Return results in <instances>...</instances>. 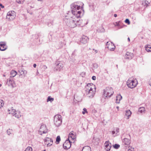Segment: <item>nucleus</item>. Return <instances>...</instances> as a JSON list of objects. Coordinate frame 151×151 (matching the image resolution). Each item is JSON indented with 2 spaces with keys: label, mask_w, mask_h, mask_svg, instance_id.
Returning <instances> with one entry per match:
<instances>
[{
  "label": "nucleus",
  "mask_w": 151,
  "mask_h": 151,
  "mask_svg": "<svg viewBox=\"0 0 151 151\" xmlns=\"http://www.w3.org/2000/svg\"><path fill=\"white\" fill-rule=\"evenodd\" d=\"M38 1H43L42 0H37Z\"/></svg>",
  "instance_id": "obj_56"
},
{
  "label": "nucleus",
  "mask_w": 151,
  "mask_h": 151,
  "mask_svg": "<svg viewBox=\"0 0 151 151\" xmlns=\"http://www.w3.org/2000/svg\"><path fill=\"white\" fill-rule=\"evenodd\" d=\"M4 104V101L2 100H0V108L2 107Z\"/></svg>",
  "instance_id": "obj_36"
},
{
  "label": "nucleus",
  "mask_w": 151,
  "mask_h": 151,
  "mask_svg": "<svg viewBox=\"0 0 151 151\" xmlns=\"http://www.w3.org/2000/svg\"><path fill=\"white\" fill-rule=\"evenodd\" d=\"M44 68L45 69H46L47 68V67L45 65L44 66Z\"/></svg>",
  "instance_id": "obj_52"
},
{
  "label": "nucleus",
  "mask_w": 151,
  "mask_h": 151,
  "mask_svg": "<svg viewBox=\"0 0 151 151\" xmlns=\"http://www.w3.org/2000/svg\"><path fill=\"white\" fill-rule=\"evenodd\" d=\"M60 44H62V42H60Z\"/></svg>",
  "instance_id": "obj_61"
},
{
  "label": "nucleus",
  "mask_w": 151,
  "mask_h": 151,
  "mask_svg": "<svg viewBox=\"0 0 151 151\" xmlns=\"http://www.w3.org/2000/svg\"><path fill=\"white\" fill-rule=\"evenodd\" d=\"M149 85L151 86V82L150 83Z\"/></svg>",
  "instance_id": "obj_58"
},
{
  "label": "nucleus",
  "mask_w": 151,
  "mask_h": 151,
  "mask_svg": "<svg viewBox=\"0 0 151 151\" xmlns=\"http://www.w3.org/2000/svg\"><path fill=\"white\" fill-rule=\"evenodd\" d=\"M122 142L124 144L128 145L130 144L131 140L129 139L125 138L123 140Z\"/></svg>",
  "instance_id": "obj_17"
},
{
  "label": "nucleus",
  "mask_w": 151,
  "mask_h": 151,
  "mask_svg": "<svg viewBox=\"0 0 151 151\" xmlns=\"http://www.w3.org/2000/svg\"><path fill=\"white\" fill-rule=\"evenodd\" d=\"M7 111H8L10 112L9 113V114H12L13 116H14V114H15L16 112L15 109H13V107H12L10 109H8Z\"/></svg>",
  "instance_id": "obj_19"
},
{
  "label": "nucleus",
  "mask_w": 151,
  "mask_h": 151,
  "mask_svg": "<svg viewBox=\"0 0 151 151\" xmlns=\"http://www.w3.org/2000/svg\"><path fill=\"white\" fill-rule=\"evenodd\" d=\"M81 6H78L77 2H75L71 4L70 5L71 11L68 12V13L69 14L70 13H72L73 16H75L77 14V11L80 8Z\"/></svg>",
  "instance_id": "obj_2"
},
{
  "label": "nucleus",
  "mask_w": 151,
  "mask_h": 151,
  "mask_svg": "<svg viewBox=\"0 0 151 151\" xmlns=\"http://www.w3.org/2000/svg\"><path fill=\"white\" fill-rule=\"evenodd\" d=\"M111 46H112V47H107L108 48V49L110 51H113L114 50L115 48V46L114 45L113 43L112 45H111Z\"/></svg>",
  "instance_id": "obj_29"
},
{
  "label": "nucleus",
  "mask_w": 151,
  "mask_h": 151,
  "mask_svg": "<svg viewBox=\"0 0 151 151\" xmlns=\"http://www.w3.org/2000/svg\"><path fill=\"white\" fill-rule=\"evenodd\" d=\"M100 32H104L105 31V30L104 28L103 27H101L99 29Z\"/></svg>",
  "instance_id": "obj_33"
},
{
  "label": "nucleus",
  "mask_w": 151,
  "mask_h": 151,
  "mask_svg": "<svg viewBox=\"0 0 151 151\" xmlns=\"http://www.w3.org/2000/svg\"><path fill=\"white\" fill-rule=\"evenodd\" d=\"M92 78L93 80H95L96 79V78L95 76H93L92 77Z\"/></svg>",
  "instance_id": "obj_47"
},
{
  "label": "nucleus",
  "mask_w": 151,
  "mask_h": 151,
  "mask_svg": "<svg viewBox=\"0 0 151 151\" xmlns=\"http://www.w3.org/2000/svg\"><path fill=\"white\" fill-rule=\"evenodd\" d=\"M145 49L147 52H151V45H148L145 46Z\"/></svg>",
  "instance_id": "obj_26"
},
{
  "label": "nucleus",
  "mask_w": 151,
  "mask_h": 151,
  "mask_svg": "<svg viewBox=\"0 0 151 151\" xmlns=\"http://www.w3.org/2000/svg\"><path fill=\"white\" fill-rule=\"evenodd\" d=\"M46 151V150H44L43 151Z\"/></svg>",
  "instance_id": "obj_60"
},
{
  "label": "nucleus",
  "mask_w": 151,
  "mask_h": 151,
  "mask_svg": "<svg viewBox=\"0 0 151 151\" xmlns=\"http://www.w3.org/2000/svg\"><path fill=\"white\" fill-rule=\"evenodd\" d=\"M71 146V142L70 139H68L65 141L63 145V148L65 150L68 149Z\"/></svg>",
  "instance_id": "obj_10"
},
{
  "label": "nucleus",
  "mask_w": 151,
  "mask_h": 151,
  "mask_svg": "<svg viewBox=\"0 0 151 151\" xmlns=\"http://www.w3.org/2000/svg\"><path fill=\"white\" fill-rule=\"evenodd\" d=\"M20 73L21 75H24V76H25V75L27 73V72L25 70H22L21 72H20Z\"/></svg>",
  "instance_id": "obj_32"
},
{
  "label": "nucleus",
  "mask_w": 151,
  "mask_h": 151,
  "mask_svg": "<svg viewBox=\"0 0 151 151\" xmlns=\"http://www.w3.org/2000/svg\"><path fill=\"white\" fill-rule=\"evenodd\" d=\"M17 112L18 114L16 112L15 114H14V116L17 118H19L22 116L21 115V112L20 111H17Z\"/></svg>",
  "instance_id": "obj_22"
},
{
  "label": "nucleus",
  "mask_w": 151,
  "mask_h": 151,
  "mask_svg": "<svg viewBox=\"0 0 151 151\" xmlns=\"http://www.w3.org/2000/svg\"><path fill=\"white\" fill-rule=\"evenodd\" d=\"M89 39L88 37L86 36L83 35L80 39V42L83 44H85L87 43Z\"/></svg>",
  "instance_id": "obj_14"
},
{
  "label": "nucleus",
  "mask_w": 151,
  "mask_h": 151,
  "mask_svg": "<svg viewBox=\"0 0 151 151\" xmlns=\"http://www.w3.org/2000/svg\"><path fill=\"white\" fill-rule=\"evenodd\" d=\"M106 73H108V71H106Z\"/></svg>",
  "instance_id": "obj_59"
},
{
  "label": "nucleus",
  "mask_w": 151,
  "mask_h": 151,
  "mask_svg": "<svg viewBox=\"0 0 151 151\" xmlns=\"http://www.w3.org/2000/svg\"><path fill=\"white\" fill-rule=\"evenodd\" d=\"M62 123V116L60 115H56L54 116V123L57 127L60 126Z\"/></svg>",
  "instance_id": "obj_5"
},
{
  "label": "nucleus",
  "mask_w": 151,
  "mask_h": 151,
  "mask_svg": "<svg viewBox=\"0 0 151 151\" xmlns=\"http://www.w3.org/2000/svg\"><path fill=\"white\" fill-rule=\"evenodd\" d=\"M51 140V138H47L45 140V142H47V141L49 142L50 140Z\"/></svg>",
  "instance_id": "obj_43"
},
{
  "label": "nucleus",
  "mask_w": 151,
  "mask_h": 151,
  "mask_svg": "<svg viewBox=\"0 0 151 151\" xmlns=\"http://www.w3.org/2000/svg\"><path fill=\"white\" fill-rule=\"evenodd\" d=\"M91 84L93 85V84L91 83H88L87 84V87H86V89L85 90V93L87 95V97L90 98H92L93 97L95 92V91H93V88L91 87H90L89 89L88 87L91 85Z\"/></svg>",
  "instance_id": "obj_3"
},
{
  "label": "nucleus",
  "mask_w": 151,
  "mask_h": 151,
  "mask_svg": "<svg viewBox=\"0 0 151 151\" xmlns=\"http://www.w3.org/2000/svg\"><path fill=\"white\" fill-rule=\"evenodd\" d=\"M55 64L56 65L55 67L54 68L55 70L60 71L63 67V64L59 62H56L55 63Z\"/></svg>",
  "instance_id": "obj_11"
},
{
  "label": "nucleus",
  "mask_w": 151,
  "mask_h": 151,
  "mask_svg": "<svg viewBox=\"0 0 151 151\" xmlns=\"http://www.w3.org/2000/svg\"><path fill=\"white\" fill-rule=\"evenodd\" d=\"M7 134L9 136L13 135V131L12 129H9L7 131Z\"/></svg>",
  "instance_id": "obj_28"
},
{
  "label": "nucleus",
  "mask_w": 151,
  "mask_h": 151,
  "mask_svg": "<svg viewBox=\"0 0 151 151\" xmlns=\"http://www.w3.org/2000/svg\"><path fill=\"white\" fill-rule=\"evenodd\" d=\"M7 84L8 86H11L12 88L15 87L17 86L13 78H9L7 79Z\"/></svg>",
  "instance_id": "obj_8"
},
{
  "label": "nucleus",
  "mask_w": 151,
  "mask_h": 151,
  "mask_svg": "<svg viewBox=\"0 0 151 151\" xmlns=\"http://www.w3.org/2000/svg\"><path fill=\"white\" fill-rule=\"evenodd\" d=\"M49 141H50V142H51L52 143L51 144H50V143H49L48 144H47V146H50L52 145V144L53 143V141H52V139H51V140H50Z\"/></svg>",
  "instance_id": "obj_40"
},
{
  "label": "nucleus",
  "mask_w": 151,
  "mask_h": 151,
  "mask_svg": "<svg viewBox=\"0 0 151 151\" xmlns=\"http://www.w3.org/2000/svg\"><path fill=\"white\" fill-rule=\"evenodd\" d=\"M116 24L115 25V26H119V22H116Z\"/></svg>",
  "instance_id": "obj_46"
},
{
  "label": "nucleus",
  "mask_w": 151,
  "mask_h": 151,
  "mask_svg": "<svg viewBox=\"0 0 151 151\" xmlns=\"http://www.w3.org/2000/svg\"><path fill=\"white\" fill-rule=\"evenodd\" d=\"M76 51V50H75L72 53V55H75V52Z\"/></svg>",
  "instance_id": "obj_49"
},
{
  "label": "nucleus",
  "mask_w": 151,
  "mask_h": 151,
  "mask_svg": "<svg viewBox=\"0 0 151 151\" xmlns=\"http://www.w3.org/2000/svg\"><path fill=\"white\" fill-rule=\"evenodd\" d=\"M145 107H140L139 109L138 112L141 114L143 113H145Z\"/></svg>",
  "instance_id": "obj_27"
},
{
  "label": "nucleus",
  "mask_w": 151,
  "mask_h": 151,
  "mask_svg": "<svg viewBox=\"0 0 151 151\" xmlns=\"http://www.w3.org/2000/svg\"><path fill=\"white\" fill-rule=\"evenodd\" d=\"M127 40H128V41L129 42V41H130V38H129V37H128V39H127Z\"/></svg>",
  "instance_id": "obj_55"
},
{
  "label": "nucleus",
  "mask_w": 151,
  "mask_h": 151,
  "mask_svg": "<svg viewBox=\"0 0 151 151\" xmlns=\"http://www.w3.org/2000/svg\"><path fill=\"white\" fill-rule=\"evenodd\" d=\"M53 22L52 21H51L50 23H48V25L49 26H51V25L52 24Z\"/></svg>",
  "instance_id": "obj_45"
},
{
  "label": "nucleus",
  "mask_w": 151,
  "mask_h": 151,
  "mask_svg": "<svg viewBox=\"0 0 151 151\" xmlns=\"http://www.w3.org/2000/svg\"><path fill=\"white\" fill-rule=\"evenodd\" d=\"M122 96L120 95H118L116 97V103L119 104V103L120 101L122 99Z\"/></svg>",
  "instance_id": "obj_24"
},
{
  "label": "nucleus",
  "mask_w": 151,
  "mask_h": 151,
  "mask_svg": "<svg viewBox=\"0 0 151 151\" xmlns=\"http://www.w3.org/2000/svg\"><path fill=\"white\" fill-rule=\"evenodd\" d=\"M54 99L53 98L51 97L50 96H49L47 98V102H48V101H50L51 102L53 101Z\"/></svg>",
  "instance_id": "obj_31"
},
{
  "label": "nucleus",
  "mask_w": 151,
  "mask_h": 151,
  "mask_svg": "<svg viewBox=\"0 0 151 151\" xmlns=\"http://www.w3.org/2000/svg\"><path fill=\"white\" fill-rule=\"evenodd\" d=\"M88 23V22L86 21V22L85 23H83V22L82 20H81L80 19L77 20L76 19V26L77 25H82L83 26L87 24Z\"/></svg>",
  "instance_id": "obj_15"
},
{
  "label": "nucleus",
  "mask_w": 151,
  "mask_h": 151,
  "mask_svg": "<svg viewBox=\"0 0 151 151\" xmlns=\"http://www.w3.org/2000/svg\"><path fill=\"white\" fill-rule=\"evenodd\" d=\"M113 88L110 87H107L104 90V96H105V99L106 98H109L114 93Z\"/></svg>",
  "instance_id": "obj_4"
},
{
  "label": "nucleus",
  "mask_w": 151,
  "mask_h": 151,
  "mask_svg": "<svg viewBox=\"0 0 151 151\" xmlns=\"http://www.w3.org/2000/svg\"><path fill=\"white\" fill-rule=\"evenodd\" d=\"M36 64H34L33 65V67L34 68H35L36 67Z\"/></svg>",
  "instance_id": "obj_51"
},
{
  "label": "nucleus",
  "mask_w": 151,
  "mask_h": 151,
  "mask_svg": "<svg viewBox=\"0 0 151 151\" xmlns=\"http://www.w3.org/2000/svg\"><path fill=\"white\" fill-rule=\"evenodd\" d=\"M15 17V12L14 11H11L8 12L6 16V18L9 20L12 21Z\"/></svg>",
  "instance_id": "obj_7"
},
{
  "label": "nucleus",
  "mask_w": 151,
  "mask_h": 151,
  "mask_svg": "<svg viewBox=\"0 0 151 151\" xmlns=\"http://www.w3.org/2000/svg\"><path fill=\"white\" fill-rule=\"evenodd\" d=\"M93 67L95 68H97L98 67V65L96 63L93 64Z\"/></svg>",
  "instance_id": "obj_42"
},
{
  "label": "nucleus",
  "mask_w": 151,
  "mask_h": 151,
  "mask_svg": "<svg viewBox=\"0 0 151 151\" xmlns=\"http://www.w3.org/2000/svg\"><path fill=\"white\" fill-rule=\"evenodd\" d=\"M134 148H131V149L129 148L128 150L127 151H134Z\"/></svg>",
  "instance_id": "obj_48"
},
{
  "label": "nucleus",
  "mask_w": 151,
  "mask_h": 151,
  "mask_svg": "<svg viewBox=\"0 0 151 151\" xmlns=\"http://www.w3.org/2000/svg\"><path fill=\"white\" fill-rule=\"evenodd\" d=\"M113 43L112 42H107L106 43V45L107 46V47H110L111 45H112Z\"/></svg>",
  "instance_id": "obj_35"
},
{
  "label": "nucleus",
  "mask_w": 151,
  "mask_h": 151,
  "mask_svg": "<svg viewBox=\"0 0 151 151\" xmlns=\"http://www.w3.org/2000/svg\"><path fill=\"white\" fill-rule=\"evenodd\" d=\"M137 84V81L136 79L131 80L128 79L127 82V84L129 88H133L135 87Z\"/></svg>",
  "instance_id": "obj_6"
},
{
  "label": "nucleus",
  "mask_w": 151,
  "mask_h": 151,
  "mask_svg": "<svg viewBox=\"0 0 151 151\" xmlns=\"http://www.w3.org/2000/svg\"><path fill=\"white\" fill-rule=\"evenodd\" d=\"M39 132L40 134L41 135L43 134H45L47 132V129L45 125L43 124L41 126Z\"/></svg>",
  "instance_id": "obj_9"
},
{
  "label": "nucleus",
  "mask_w": 151,
  "mask_h": 151,
  "mask_svg": "<svg viewBox=\"0 0 151 151\" xmlns=\"http://www.w3.org/2000/svg\"><path fill=\"white\" fill-rule=\"evenodd\" d=\"M27 151H32V148L30 147H28L26 149Z\"/></svg>",
  "instance_id": "obj_38"
},
{
  "label": "nucleus",
  "mask_w": 151,
  "mask_h": 151,
  "mask_svg": "<svg viewBox=\"0 0 151 151\" xmlns=\"http://www.w3.org/2000/svg\"><path fill=\"white\" fill-rule=\"evenodd\" d=\"M82 151H91V148L88 146H85L83 148Z\"/></svg>",
  "instance_id": "obj_23"
},
{
  "label": "nucleus",
  "mask_w": 151,
  "mask_h": 151,
  "mask_svg": "<svg viewBox=\"0 0 151 151\" xmlns=\"http://www.w3.org/2000/svg\"><path fill=\"white\" fill-rule=\"evenodd\" d=\"M16 2L18 4H22L21 1V0H16Z\"/></svg>",
  "instance_id": "obj_44"
},
{
  "label": "nucleus",
  "mask_w": 151,
  "mask_h": 151,
  "mask_svg": "<svg viewBox=\"0 0 151 151\" xmlns=\"http://www.w3.org/2000/svg\"><path fill=\"white\" fill-rule=\"evenodd\" d=\"M119 129L118 128H116L115 131H113L112 132V134L114 136H116L119 135Z\"/></svg>",
  "instance_id": "obj_18"
},
{
  "label": "nucleus",
  "mask_w": 151,
  "mask_h": 151,
  "mask_svg": "<svg viewBox=\"0 0 151 151\" xmlns=\"http://www.w3.org/2000/svg\"><path fill=\"white\" fill-rule=\"evenodd\" d=\"M83 111L82 112V114H85V113H87V109L86 108H84L83 109Z\"/></svg>",
  "instance_id": "obj_41"
},
{
  "label": "nucleus",
  "mask_w": 151,
  "mask_h": 151,
  "mask_svg": "<svg viewBox=\"0 0 151 151\" xmlns=\"http://www.w3.org/2000/svg\"><path fill=\"white\" fill-rule=\"evenodd\" d=\"M3 76H5L4 75H3Z\"/></svg>",
  "instance_id": "obj_63"
},
{
  "label": "nucleus",
  "mask_w": 151,
  "mask_h": 151,
  "mask_svg": "<svg viewBox=\"0 0 151 151\" xmlns=\"http://www.w3.org/2000/svg\"><path fill=\"white\" fill-rule=\"evenodd\" d=\"M1 84H0V87L1 86Z\"/></svg>",
  "instance_id": "obj_62"
},
{
  "label": "nucleus",
  "mask_w": 151,
  "mask_h": 151,
  "mask_svg": "<svg viewBox=\"0 0 151 151\" xmlns=\"http://www.w3.org/2000/svg\"><path fill=\"white\" fill-rule=\"evenodd\" d=\"M17 72L16 71L14 70H12L10 73V78H13L14 77H15L17 75Z\"/></svg>",
  "instance_id": "obj_20"
},
{
  "label": "nucleus",
  "mask_w": 151,
  "mask_h": 151,
  "mask_svg": "<svg viewBox=\"0 0 151 151\" xmlns=\"http://www.w3.org/2000/svg\"><path fill=\"white\" fill-rule=\"evenodd\" d=\"M105 149L107 151L110 150L111 147V144L109 141H106L104 143Z\"/></svg>",
  "instance_id": "obj_12"
},
{
  "label": "nucleus",
  "mask_w": 151,
  "mask_h": 151,
  "mask_svg": "<svg viewBox=\"0 0 151 151\" xmlns=\"http://www.w3.org/2000/svg\"><path fill=\"white\" fill-rule=\"evenodd\" d=\"M144 2H143L142 3L143 5H144V6H146V7H147L150 4V3L147 1L145 0V1Z\"/></svg>",
  "instance_id": "obj_30"
},
{
  "label": "nucleus",
  "mask_w": 151,
  "mask_h": 151,
  "mask_svg": "<svg viewBox=\"0 0 151 151\" xmlns=\"http://www.w3.org/2000/svg\"><path fill=\"white\" fill-rule=\"evenodd\" d=\"M75 138V135L73 134V132H71L69 134L68 136V138L69 139H72L73 140Z\"/></svg>",
  "instance_id": "obj_21"
},
{
  "label": "nucleus",
  "mask_w": 151,
  "mask_h": 151,
  "mask_svg": "<svg viewBox=\"0 0 151 151\" xmlns=\"http://www.w3.org/2000/svg\"><path fill=\"white\" fill-rule=\"evenodd\" d=\"M132 113L129 110H127L126 111V116L127 117V119H128L129 118V117L131 116Z\"/></svg>",
  "instance_id": "obj_25"
},
{
  "label": "nucleus",
  "mask_w": 151,
  "mask_h": 151,
  "mask_svg": "<svg viewBox=\"0 0 151 151\" xmlns=\"http://www.w3.org/2000/svg\"><path fill=\"white\" fill-rule=\"evenodd\" d=\"M81 13V11H78L76 15L70 16H69L68 13H67L64 18V23L66 25L71 28L76 27V19L80 17Z\"/></svg>",
  "instance_id": "obj_1"
},
{
  "label": "nucleus",
  "mask_w": 151,
  "mask_h": 151,
  "mask_svg": "<svg viewBox=\"0 0 151 151\" xmlns=\"http://www.w3.org/2000/svg\"><path fill=\"white\" fill-rule=\"evenodd\" d=\"M7 48V46L5 42H0V50L3 51L6 50Z\"/></svg>",
  "instance_id": "obj_13"
},
{
  "label": "nucleus",
  "mask_w": 151,
  "mask_h": 151,
  "mask_svg": "<svg viewBox=\"0 0 151 151\" xmlns=\"http://www.w3.org/2000/svg\"><path fill=\"white\" fill-rule=\"evenodd\" d=\"M133 54L132 53L127 52L125 55V57L126 59H131L133 57Z\"/></svg>",
  "instance_id": "obj_16"
},
{
  "label": "nucleus",
  "mask_w": 151,
  "mask_h": 151,
  "mask_svg": "<svg viewBox=\"0 0 151 151\" xmlns=\"http://www.w3.org/2000/svg\"><path fill=\"white\" fill-rule=\"evenodd\" d=\"M93 50H95V52L96 53L98 51H97V50H94V49H93Z\"/></svg>",
  "instance_id": "obj_54"
},
{
  "label": "nucleus",
  "mask_w": 151,
  "mask_h": 151,
  "mask_svg": "<svg viewBox=\"0 0 151 151\" xmlns=\"http://www.w3.org/2000/svg\"><path fill=\"white\" fill-rule=\"evenodd\" d=\"M116 108H117V109H119V106H117L116 107Z\"/></svg>",
  "instance_id": "obj_57"
},
{
  "label": "nucleus",
  "mask_w": 151,
  "mask_h": 151,
  "mask_svg": "<svg viewBox=\"0 0 151 151\" xmlns=\"http://www.w3.org/2000/svg\"><path fill=\"white\" fill-rule=\"evenodd\" d=\"M120 147V145L118 144H115L114 145H113V147L114 148L117 149H118Z\"/></svg>",
  "instance_id": "obj_37"
},
{
  "label": "nucleus",
  "mask_w": 151,
  "mask_h": 151,
  "mask_svg": "<svg viewBox=\"0 0 151 151\" xmlns=\"http://www.w3.org/2000/svg\"><path fill=\"white\" fill-rule=\"evenodd\" d=\"M125 22L127 24H130V22L128 19H127L125 20Z\"/></svg>",
  "instance_id": "obj_39"
},
{
  "label": "nucleus",
  "mask_w": 151,
  "mask_h": 151,
  "mask_svg": "<svg viewBox=\"0 0 151 151\" xmlns=\"http://www.w3.org/2000/svg\"><path fill=\"white\" fill-rule=\"evenodd\" d=\"M0 6H1L2 8H4V6L2 4H0Z\"/></svg>",
  "instance_id": "obj_50"
},
{
  "label": "nucleus",
  "mask_w": 151,
  "mask_h": 151,
  "mask_svg": "<svg viewBox=\"0 0 151 151\" xmlns=\"http://www.w3.org/2000/svg\"><path fill=\"white\" fill-rule=\"evenodd\" d=\"M114 16L115 17H117V14H114Z\"/></svg>",
  "instance_id": "obj_53"
},
{
  "label": "nucleus",
  "mask_w": 151,
  "mask_h": 151,
  "mask_svg": "<svg viewBox=\"0 0 151 151\" xmlns=\"http://www.w3.org/2000/svg\"><path fill=\"white\" fill-rule=\"evenodd\" d=\"M60 138L59 136H58L56 138V142H57V143H59L60 141Z\"/></svg>",
  "instance_id": "obj_34"
},
{
  "label": "nucleus",
  "mask_w": 151,
  "mask_h": 151,
  "mask_svg": "<svg viewBox=\"0 0 151 151\" xmlns=\"http://www.w3.org/2000/svg\"><path fill=\"white\" fill-rule=\"evenodd\" d=\"M24 151H27L26 149Z\"/></svg>",
  "instance_id": "obj_64"
}]
</instances>
